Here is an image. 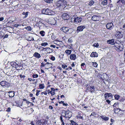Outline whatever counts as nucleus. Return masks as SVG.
Listing matches in <instances>:
<instances>
[{
  "mask_svg": "<svg viewBox=\"0 0 125 125\" xmlns=\"http://www.w3.org/2000/svg\"><path fill=\"white\" fill-rule=\"evenodd\" d=\"M14 26L17 28L18 26H21V24H14Z\"/></svg>",
  "mask_w": 125,
  "mask_h": 125,
  "instance_id": "49530a36",
  "label": "nucleus"
},
{
  "mask_svg": "<svg viewBox=\"0 0 125 125\" xmlns=\"http://www.w3.org/2000/svg\"><path fill=\"white\" fill-rule=\"evenodd\" d=\"M62 17L64 20H68L70 18V16L67 14L64 13L62 15Z\"/></svg>",
  "mask_w": 125,
  "mask_h": 125,
  "instance_id": "9b49d317",
  "label": "nucleus"
},
{
  "mask_svg": "<svg viewBox=\"0 0 125 125\" xmlns=\"http://www.w3.org/2000/svg\"><path fill=\"white\" fill-rule=\"evenodd\" d=\"M113 111L115 113H117L120 111H122L120 108H114Z\"/></svg>",
  "mask_w": 125,
  "mask_h": 125,
  "instance_id": "412c9836",
  "label": "nucleus"
},
{
  "mask_svg": "<svg viewBox=\"0 0 125 125\" xmlns=\"http://www.w3.org/2000/svg\"><path fill=\"white\" fill-rule=\"evenodd\" d=\"M93 46L96 47H98L99 45L98 43H95L93 44Z\"/></svg>",
  "mask_w": 125,
  "mask_h": 125,
  "instance_id": "09e8293b",
  "label": "nucleus"
},
{
  "mask_svg": "<svg viewBox=\"0 0 125 125\" xmlns=\"http://www.w3.org/2000/svg\"><path fill=\"white\" fill-rule=\"evenodd\" d=\"M68 42H69L71 43L73 41L71 38H69L68 39Z\"/></svg>",
  "mask_w": 125,
  "mask_h": 125,
  "instance_id": "4d7b16f0",
  "label": "nucleus"
},
{
  "mask_svg": "<svg viewBox=\"0 0 125 125\" xmlns=\"http://www.w3.org/2000/svg\"><path fill=\"white\" fill-rule=\"evenodd\" d=\"M44 1L47 3H52L53 0H44Z\"/></svg>",
  "mask_w": 125,
  "mask_h": 125,
  "instance_id": "7c9ffc66",
  "label": "nucleus"
},
{
  "mask_svg": "<svg viewBox=\"0 0 125 125\" xmlns=\"http://www.w3.org/2000/svg\"><path fill=\"white\" fill-rule=\"evenodd\" d=\"M4 33L2 31L0 32V38H2L4 35Z\"/></svg>",
  "mask_w": 125,
  "mask_h": 125,
  "instance_id": "a19ab883",
  "label": "nucleus"
},
{
  "mask_svg": "<svg viewBox=\"0 0 125 125\" xmlns=\"http://www.w3.org/2000/svg\"><path fill=\"white\" fill-rule=\"evenodd\" d=\"M118 104L117 103H115L113 105V108H116V105Z\"/></svg>",
  "mask_w": 125,
  "mask_h": 125,
  "instance_id": "13d9d810",
  "label": "nucleus"
},
{
  "mask_svg": "<svg viewBox=\"0 0 125 125\" xmlns=\"http://www.w3.org/2000/svg\"><path fill=\"white\" fill-rule=\"evenodd\" d=\"M108 96L109 97H110V99H112L113 98V95L111 93H106Z\"/></svg>",
  "mask_w": 125,
  "mask_h": 125,
  "instance_id": "cd10ccee",
  "label": "nucleus"
},
{
  "mask_svg": "<svg viewBox=\"0 0 125 125\" xmlns=\"http://www.w3.org/2000/svg\"><path fill=\"white\" fill-rule=\"evenodd\" d=\"M50 47H53L54 48H55L56 46L55 45H53L52 44L50 45Z\"/></svg>",
  "mask_w": 125,
  "mask_h": 125,
  "instance_id": "0e129e2a",
  "label": "nucleus"
},
{
  "mask_svg": "<svg viewBox=\"0 0 125 125\" xmlns=\"http://www.w3.org/2000/svg\"><path fill=\"white\" fill-rule=\"evenodd\" d=\"M82 20V19L81 18L77 17L74 19V21L76 23L80 22Z\"/></svg>",
  "mask_w": 125,
  "mask_h": 125,
  "instance_id": "dca6fc26",
  "label": "nucleus"
},
{
  "mask_svg": "<svg viewBox=\"0 0 125 125\" xmlns=\"http://www.w3.org/2000/svg\"><path fill=\"white\" fill-rule=\"evenodd\" d=\"M104 96H105V99H108L109 97L108 96V95L106 93L104 94Z\"/></svg>",
  "mask_w": 125,
  "mask_h": 125,
  "instance_id": "8fccbe9b",
  "label": "nucleus"
},
{
  "mask_svg": "<svg viewBox=\"0 0 125 125\" xmlns=\"http://www.w3.org/2000/svg\"><path fill=\"white\" fill-rule=\"evenodd\" d=\"M40 33L42 36H43L45 35V32L44 31H42L40 32Z\"/></svg>",
  "mask_w": 125,
  "mask_h": 125,
  "instance_id": "58836bf2",
  "label": "nucleus"
},
{
  "mask_svg": "<svg viewBox=\"0 0 125 125\" xmlns=\"http://www.w3.org/2000/svg\"><path fill=\"white\" fill-rule=\"evenodd\" d=\"M50 58V59L52 61H54L55 60V57L52 55L51 56Z\"/></svg>",
  "mask_w": 125,
  "mask_h": 125,
  "instance_id": "a18cd8bd",
  "label": "nucleus"
},
{
  "mask_svg": "<svg viewBox=\"0 0 125 125\" xmlns=\"http://www.w3.org/2000/svg\"><path fill=\"white\" fill-rule=\"evenodd\" d=\"M33 56L37 58H39L41 57L40 54L37 52H35L33 54Z\"/></svg>",
  "mask_w": 125,
  "mask_h": 125,
  "instance_id": "aec40b11",
  "label": "nucleus"
},
{
  "mask_svg": "<svg viewBox=\"0 0 125 125\" xmlns=\"http://www.w3.org/2000/svg\"><path fill=\"white\" fill-rule=\"evenodd\" d=\"M42 20H40L36 23V25L38 27L44 26V24L42 22Z\"/></svg>",
  "mask_w": 125,
  "mask_h": 125,
  "instance_id": "ddd939ff",
  "label": "nucleus"
},
{
  "mask_svg": "<svg viewBox=\"0 0 125 125\" xmlns=\"http://www.w3.org/2000/svg\"><path fill=\"white\" fill-rule=\"evenodd\" d=\"M121 2L122 4L125 3V1L124 0H118L117 2V3H120V2Z\"/></svg>",
  "mask_w": 125,
  "mask_h": 125,
  "instance_id": "c9c22d12",
  "label": "nucleus"
},
{
  "mask_svg": "<svg viewBox=\"0 0 125 125\" xmlns=\"http://www.w3.org/2000/svg\"><path fill=\"white\" fill-rule=\"evenodd\" d=\"M24 29H26L28 31H31L32 30L31 27L29 26H27V27H25L24 28Z\"/></svg>",
  "mask_w": 125,
  "mask_h": 125,
  "instance_id": "c756f323",
  "label": "nucleus"
},
{
  "mask_svg": "<svg viewBox=\"0 0 125 125\" xmlns=\"http://www.w3.org/2000/svg\"><path fill=\"white\" fill-rule=\"evenodd\" d=\"M106 27L107 29L111 30L114 27L113 24L112 23H108L106 25Z\"/></svg>",
  "mask_w": 125,
  "mask_h": 125,
  "instance_id": "9d476101",
  "label": "nucleus"
},
{
  "mask_svg": "<svg viewBox=\"0 0 125 125\" xmlns=\"http://www.w3.org/2000/svg\"><path fill=\"white\" fill-rule=\"evenodd\" d=\"M85 27L84 26H78L77 29V32L83 31V29L85 28Z\"/></svg>",
  "mask_w": 125,
  "mask_h": 125,
  "instance_id": "1a4fd4ad",
  "label": "nucleus"
},
{
  "mask_svg": "<svg viewBox=\"0 0 125 125\" xmlns=\"http://www.w3.org/2000/svg\"><path fill=\"white\" fill-rule=\"evenodd\" d=\"M65 115H63V117L65 118H70L72 116V113L69 110L64 111Z\"/></svg>",
  "mask_w": 125,
  "mask_h": 125,
  "instance_id": "39448f33",
  "label": "nucleus"
},
{
  "mask_svg": "<svg viewBox=\"0 0 125 125\" xmlns=\"http://www.w3.org/2000/svg\"><path fill=\"white\" fill-rule=\"evenodd\" d=\"M92 19L94 21H99V17L98 16L94 15L92 17Z\"/></svg>",
  "mask_w": 125,
  "mask_h": 125,
  "instance_id": "6ab92c4d",
  "label": "nucleus"
},
{
  "mask_svg": "<svg viewBox=\"0 0 125 125\" xmlns=\"http://www.w3.org/2000/svg\"><path fill=\"white\" fill-rule=\"evenodd\" d=\"M0 84L2 86H4L5 87H8L10 86L9 83L4 81H3L1 82Z\"/></svg>",
  "mask_w": 125,
  "mask_h": 125,
  "instance_id": "423d86ee",
  "label": "nucleus"
},
{
  "mask_svg": "<svg viewBox=\"0 0 125 125\" xmlns=\"http://www.w3.org/2000/svg\"><path fill=\"white\" fill-rule=\"evenodd\" d=\"M116 33L115 35V36L118 39H120L122 38L123 36V32L117 30L116 31Z\"/></svg>",
  "mask_w": 125,
  "mask_h": 125,
  "instance_id": "20e7f679",
  "label": "nucleus"
},
{
  "mask_svg": "<svg viewBox=\"0 0 125 125\" xmlns=\"http://www.w3.org/2000/svg\"><path fill=\"white\" fill-rule=\"evenodd\" d=\"M115 42L114 40L112 39L111 40H109L107 41V42L108 44H111V45H115Z\"/></svg>",
  "mask_w": 125,
  "mask_h": 125,
  "instance_id": "f8f14e48",
  "label": "nucleus"
},
{
  "mask_svg": "<svg viewBox=\"0 0 125 125\" xmlns=\"http://www.w3.org/2000/svg\"><path fill=\"white\" fill-rule=\"evenodd\" d=\"M82 68L83 70H84V67L86 66L85 64L84 63H82L81 65Z\"/></svg>",
  "mask_w": 125,
  "mask_h": 125,
  "instance_id": "e433bc0d",
  "label": "nucleus"
},
{
  "mask_svg": "<svg viewBox=\"0 0 125 125\" xmlns=\"http://www.w3.org/2000/svg\"><path fill=\"white\" fill-rule=\"evenodd\" d=\"M45 64L43 62H42L41 63V67H44L45 65Z\"/></svg>",
  "mask_w": 125,
  "mask_h": 125,
  "instance_id": "052dcab7",
  "label": "nucleus"
},
{
  "mask_svg": "<svg viewBox=\"0 0 125 125\" xmlns=\"http://www.w3.org/2000/svg\"><path fill=\"white\" fill-rule=\"evenodd\" d=\"M40 20L37 17L35 18V22H36V23L38 22Z\"/></svg>",
  "mask_w": 125,
  "mask_h": 125,
  "instance_id": "c03bdc74",
  "label": "nucleus"
},
{
  "mask_svg": "<svg viewBox=\"0 0 125 125\" xmlns=\"http://www.w3.org/2000/svg\"><path fill=\"white\" fill-rule=\"evenodd\" d=\"M65 52L68 54L69 55L71 53L72 51L71 50H66L65 51Z\"/></svg>",
  "mask_w": 125,
  "mask_h": 125,
  "instance_id": "2f4dec72",
  "label": "nucleus"
},
{
  "mask_svg": "<svg viewBox=\"0 0 125 125\" xmlns=\"http://www.w3.org/2000/svg\"><path fill=\"white\" fill-rule=\"evenodd\" d=\"M42 13L44 14L47 15L48 13H47V9H44L42 10Z\"/></svg>",
  "mask_w": 125,
  "mask_h": 125,
  "instance_id": "a878e982",
  "label": "nucleus"
},
{
  "mask_svg": "<svg viewBox=\"0 0 125 125\" xmlns=\"http://www.w3.org/2000/svg\"><path fill=\"white\" fill-rule=\"evenodd\" d=\"M53 50L52 49H51L47 47V50L46 52H48L49 53L52 52L53 51Z\"/></svg>",
  "mask_w": 125,
  "mask_h": 125,
  "instance_id": "bb28decb",
  "label": "nucleus"
},
{
  "mask_svg": "<svg viewBox=\"0 0 125 125\" xmlns=\"http://www.w3.org/2000/svg\"><path fill=\"white\" fill-rule=\"evenodd\" d=\"M45 123L44 120H40L37 121L36 125H46Z\"/></svg>",
  "mask_w": 125,
  "mask_h": 125,
  "instance_id": "0eeeda50",
  "label": "nucleus"
},
{
  "mask_svg": "<svg viewBox=\"0 0 125 125\" xmlns=\"http://www.w3.org/2000/svg\"><path fill=\"white\" fill-rule=\"evenodd\" d=\"M113 47L114 48L118 51H120L123 50V46L120 43H118L117 42H115V44Z\"/></svg>",
  "mask_w": 125,
  "mask_h": 125,
  "instance_id": "7ed1b4c3",
  "label": "nucleus"
},
{
  "mask_svg": "<svg viewBox=\"0 0 125 125\" xmlns=\"http://www.w3.org/2000/svg\"><path fill=\"white\" fill-rule=\"evenodd\" d=\"M92 65L93 66H94L95 67H97V64L96 62H92Z\"/></svg>",
  "mask_w": 125,
  "mask_h": 125,
  "instance_id": "79ce46f5",
  "label": "nucleus"
},
{
  "mask_svg": "<svg viewBox=\"0 0 125 125\" xmlns=\"http://www.w3.org/2000/svg\"><path fill=\"white\" fill-rule=\"evenodd\" d=\"M107 4V0H104L101 3V5H106Z\"/></svg>",
  "mask_w": 125,
  "mask_h": 125,
  "instance_id": "393cba45",
  "label": "nucleus"
},
{
  "mask_svg": "<svg viewBox=\"0 0 125 125\" xmlns=\"http://www.w3.org/2000/svg\"><path fill=\"white\" fill-rule=\"evenodd\" d=\"M87 90L91 93H93L95 91L94 86H91L88 87L87 88Z\"/></svg>",
  "mask_w": 125,
  "mask_h": 125,
  "instance_id": "6e6552de",
  "label": "nucleus"
},
{
  "mask_svg": "<svg viewBox=\"0 0 125 125\" xmlns=\"http://www.w3.org/2000/svg\"><path fill=\"white\" fill-rule=\"evenodd\" d=\"M67 0H58L57 3V6L58 7L64 6L65 7L67 4Z\"/></svg>",
  "mask_w": 125,
  "mask_h": 125,
  "instance_id": "f03ea898",
  "label": "nucleus"
},
{
  "mask_svg": "<svg viewBox=\"0 0 125 125\" xmlns=\"http://www.w3.org/2000/svg\"><path fill=\"white\" fill-rule=\"evenodd\" d=\"M67 47L68 48L71 49L72 50L73 49V48L72 47L68 45H67Z\"/></svg>",
  "mask_w": 125,
  "mask_h": 125,
  "instance_id": "603ef678",
  "label": "nucleus"
},
{
  "mask_svg": "<svg viewBox=\"0 0 125 125\" xmlns=\"http://www.w3.org/2000/svg\"><path fill=\"white\" fill-rule=\"evenodd\" d=\"M38 77V75L37 74H34L33 75V78H37Z\"/></svg>",
  "mask_w": 125,
  "mask_h": 125,
  "instance_id": "864d4df0",
  "label": "nucleus"
},
{
  "mask_svg": "<svg viewBox=\"0 0 125 125\" xmlns=\"http://www.w3.org/2000/svg\"><path fill=\"white\" fill-rule=\"evenodd\" d=\"M115 99L116 100H118L120 97V96L117 95L115 94L114 96Z\"/></svg>",
  "mask_w": 125,
  "mask_h": 125,
  "instance_id": "f704fd0d",
  "label": "nucleus"
},
{
  "mask_svg": "<svg viewBox=\"0 0 125 125\" xmlns=\"http://www.w3.org/2000/svg\"><path fill=\"white\" fill-rule=\"evenodd\" d=\"M76 58V55L74 54H71L70 56V58L71 60H74Z\"/></svg>",
  "mask_w": 125,
  "mask_h": 125,
  "instance_id": "a211bd4d",
  "label": "nucleus"
},
{
  "mask_svg": "<svg viewBox=\"0 0 125 125\" xmlns=\"http://www.w3.org/2000/svg\"><path fill=\"white\" fill-rule=\"evenodd\" d=\"M63 115H61L60 117V119L61 120V122L62 123V125H64V122L63 120H64V118H65L63 117H62Z\"/></svg>",
  "mask_w": 125,
  "mask_h": 125,
  "instance_id": "4be33fe9",
  "label": "nucleus"
},
{
  "mask_svg": "<svg viewBox=\"0 0 125 125\" xmlns=\"http://www.w3.org/2000/svg\"><path fill=\"white\" fill-rule=\"evenodd\" d=\"M98 56V53L95 52H92L90 55L91 57H97Z\"/></svg>",
  "mask_w": 125,
  "mask_h": 125,
  "instance_id": "f3484780",
  "label": "nucleus"
},
{
  "mask_svg": "<svg viewBox=\"0 0 125 125\" xmlns=\"http://www.w3.org/2000/svg\"><path fill=\"white\" fill-rule=\"evenodd\" d=\"M71 122L72 125H78L73 120L71 121Z\"/></svg>",
  "mask_w": 125,
  "mask_h": 125,
  "instance_id": "ea45409f",
  "label": "nucleus"
},
{
  "mask_svg": "<svg viewBox=\"0 0 125 125\" xmlns=\"http://www.w3.org/2000/svg\"><path fill=\"white\" fill-rule=\"evenodd\" d=\"M48 44V43L47 42H42L41 44V46L44 47L47 45Z\"/></svg>",
  "mask_w": 125,
  "mask_h": 125,
  "instance_id": "4c0bfd02",
  "label": "nucleus"
},
{
  "mask_svg": "<svg viewBox=\"0 0 125 125\" xmlns=\"http://www.w3.org/2000/svg\"><path fill=\"white\" fill-rule=\"evenodd\" d=\"M36 91H37V92H36V94L37 96H38L39 95V94H40L39 92H40V91H39V90H37Z\"/></svg>",
  "mask_w": 125,
  "mask_h": 125,
  "instance_id": "3c124183",
  "label": "nucleus"
},
{
  "mask_svg": "<svg viewBox=\"0 0 125 125\" xmlns=\"http://www.w3.org/2000/svg\"><path fill=\"white\" fill-rule=\"evenodd\" d=\"M101 118L104 121H107L108 120L109 118L108 117H106L105 115H102L100 116Z\"/></svg>",
  "mask_w": 125,
  "mask_h": 125,
  "instance_id": "5701e85b",
  "label": "nucleus"
},
{
  "mask_svg": "<svg viewBox=\"0 0 125 125\" xmlns=\"http://www.w3.org/2000/svg\"><path fill=\"white\" fill-rule=\"evenodd\" d=\"M48 93L49 94V93H50L51 94L52 96L54 95L55 94V93L54 92H53L52 91H50L49 92H48Z\"/></svg>",
  "mask_w": 125,
  "mask_h": 125,
  "instance_id": "37998d69",
  "label": "nucleus"
},
{
  "mask_svg": "<svg viewBox=\"0 0 125 125\" xmlns=\"http://www.w3.org/2000/svg\"><path fill=\"white\" fill-rule=\"evenodd\" d=\"M44 94L45 95H47V94L48 92L47 90H46L45 91L43 92Z\"/></svg>",
  "mask_w": 125,
  "mask_h": 125,
  "instance_id": "680f3d73",
  "label": "nucleus"
},
{
  "mask_svg": "<svg viewBox=\"0 0 125 125\" xmlns=\"http://www.w3.org/2000/svg\"><path fill=\"white\" fill-rule=\"evenodd\" d=\"M70 29L68 27H63L61 28V30L64 32H67Z\"/></svg>",
  "mask_w": 125,
  "mask_h": 125,
  "instance_id": "4468645a",
  "label": "nucleus"
},
{
  "mask_svg": "<svg viewBox=\"0 0 125 125\" xmlns=\"http://www.w3.org/2000/svg\"><path fill=\"white\" fill-rule=\"evenodd\" d=\"M39 86L40 89H43L45 87L44 85L43 84H40Z\"/></svg>",
  "mask_w": 125,
  "mask_h": 125,
  "instance_id": "c85d7f7f",
  "label": "nucleus"
},
{
  "mask_svg": "<svg viewBox=\"0 0 125 125\" xmlns=\"http://www.w3.org/2000/svg\"><path fill=\"white\" fill-rule=\"evenodd\" d=\"M10 64L11 66L14 67L17 70H20V67H21V63L17 61L16 62H11Z\"/></svg>",
  "mask_w": 125,
  "mask_h": 125,
  "instance_id": "f257e3e1",
  "label": "nucleus"
},
{
  "mask_svg": "<svg viewBox=\"0 0 125 125\" xmlns=\"http://www.w3.org/2000/svg\"><path fill=\"white\" fill-rule=\"evenodd\" d=\"M94 1L93 0H92L89 2L88 3V5L91 6L93 5L94 4Z\"/></svg>",
  "mask_w": 125,
  "mask_h": 125,
  "instance_id": "72a5a7b5",
  "label": "nucleus"
},
{
  "mask_svg": "<svg viewBox=\"0 0 125 125\" xmlns=\"http://www.w3.org/2000/svg\"><path fill=\"white\" fill-rule=\"evenodd\" d=\"M47 64L50 65V66H52V63H49L48 62H47V63L45 64V65H46Z\"/></svg>",
  "mask_w": 125,
  "mask_h": 125,
  "instance_id": "6e6d98bb",
  "label": "nucleus"
},
{
  "mask_svg": "<svg viewBox=\"0 0 125 125\" xmlns=\"http://www.w3.org/2000/svg\"><path fill=\"white\" fill-rule=\"evenodd\" d=\"M49 108L51 109H52L53 108V107L51 105H50L49 107Z\"/></svg>",
  "mask_w": 125,
  "mask_h": 125,
  "instance_id": "774afa93",
  "label": "nucleus"
},
{
  "mask_svg": "<svg viewBox=\"0 0 125 125\" xmlns=\"http://www.w3.org/2000/svg\"><path fill=\"white\" fill-rule=\"evenodd\" d=\"M20 77L21 78H25V75H22L21 74H20Z\"/></svg>",
  "mask_w": 125,
  "mask_h": 125,
  "instance_id": "bf43d9fd",
  "label": "nucleus"
},
{
  "mask_svg": "<svg viewBox=\"0 0 125 125\" xmlns=\"http://www.w3.org/2000/svg\"><path fill=\"white\" fill-rule=\"evenodd\" d=\"M4 20V18L3 17H0V21H2Z\"/></svg>",
  "mask_w": 125,
  "mask_h": 125,
  "instance_id": "69168bd1",
  "label": "nucleus"
},
{
  "mask_svg": "<svg viewBox=\"0 0 125 125\" xmlns=\"http://www.w3.org/2000/svg\"><path fill=\"white\" fill-rule=\"evenodd\" d=\"M8 35L7 34H5L4 36V38H3V39H4L5 38H7L8 37Z\"/></svg>",
  "mask_w": 125,
  "mask_h": 125,
  "instance_id": "338daca9",
  "label": "nucleus"
},
{
  "mask_svg": "<svg viewBox=\"0 0 125 125\" xmlns=\"http://www.w3.org/2000/svg\"><path fill=\"white\" fill-rule=\"evenodd\" d=\"M10 107H8V108L6 110V111L7 112H10Z\"/></svg>",
  "mask_w": 125,
  "mask_h": 125,
  "instance_id": "e2e57ef3",
  "label": "nucleus"
},
{
  "mask_svg": "<svg viewBox=\"0 0 125 125\" xmlns=\"http://www.w3.org/2000/svg\"><path fill=\"white\" fill-rule=\"evenodd\" d=\"M28 13V12H23L22 13V14L23 15H25L24 17V18H26L27 17Z\"/></svg>",
  "mask_w": 125,
  "mask_h": 125,
  "instance_id": "473e14b6",
  "label": "nucleus"
},
{
  "mask_svg": "<svg viewBox=\"0 0 125 125\" xmlns=\"http://www.w3.org/2000/svg\"><path fill=\"white\" fill-rule=\"evenodd\" d=\"M62 67L63 68H65L67 67V66L66 65H62Z\"/></svg>",
  "mask_w": 125,
  "mask_h": 125,
  "instance_id": "5fc2aeb1",
  "label": "nucleus"
},
{
  "mask_svg": "<svg viewBox=\"0 0 125 125\" xmlns=\"http://www.w3.org/2000/svg\"><path fill=\"white\" fill-rule=\"evenodd\" d=\"M9 93V97H13L14 95V92L13 91H10Z\"/></svg>",
  "mask_w": 125,
  "mask_h": 125,
  "instance_id": "b1692460",
  "label": "nucleus"
},
{
  "mask_svg": "<svg viewBox=\"0 0 125 125\" xmlns=\"http://www.w3.org/2000/svg\"><path fill=\"white\" fill-rule=\"evenodd\" d=\"M47 15H53L55 14L54 11H52L51 10L47 9Z\"/></svg>",
  "mask_w": 125,
  "mask_h": 125,
  "instance_id": "2eb2a0df",
  "label": "nucleus"
},
{
  "mask_svg": "<svg viewBox=\"0 0 125 125\" xmlns=\"http://www.w3.org/2000/svg\"><path fill=\"white\" fill-rule=\"evenodd\" d=\"M76 117L78 119H81L82 120L83 119V117L82 116H76Z\"/></svg>",
  "mask_w": 125,
  "mask_h": 125,
  "instance_id": "de8ad7c7",
  "label": "nucleus"
}]
</instances>
